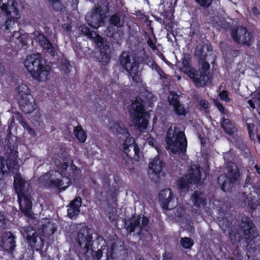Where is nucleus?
Here are the masks:
<instances>
[{
	"instance_id": "f257e3e1",
	"label": "nucleus",
	"mask_w": 260,
	"mask_h": 260,
	"mask_svg": "<svg viewBox=\"0 0 260 260\" xmlns=\"http://www.w3.org/2000/svg\"><path fill=\"white\" fill-rule=\"evenodd\" d=\"M208 50L207 46L199 45L197 48L195 55L199 57V71H195L190 66L189 57H185L182 61V71L193 80L197 86H202L210 82V65L205 60L208 56L206 53Z\"/></svg>"
},
{
	"instance_id": "f03ea898",
	"label": "nucleus",
	"mask_w": 260,
	"mask_h": 260,
	"mask_svg": "<svg viewBox=\"0 0 260 260\" xmlns=\"http://www.w3.org/2000/svg\"><path fill=\"white\" fill-rule=\"evenodd\" d=\"M108 127L119 139L124 140L122 144V148L127 157L136 161H140L143 159V155L140 152L138 146L135 144L134 138L131 137L122 123L110 121Z\"/></svg>"
},
{
	"instance_id": "7ed1b4c3",
	"label": "nucleus",
	"mask_w": 260,
	"mask_h": 260,
	"mask_svg": "<svg viewBox=\"0 0 260 260\" xmlns=\"http://www.w3.org/2000/svg\"><path fill=\"white\" fill-rule=\"evenodd\" d=\"M23 63L35 79L41 82L46 81L48 79L51 68L49 66L45 64L40 54H32L27 56Z\"/></svg>"
},
{
	"instance_id": "20e7f679",
	"label": "nucleus",
	"mask_w": 260,
	"mask_h": 260,
	"mask_svg": "<svg viewBox=\"0 0 260 260\" xmlns=\"http://www.w3.org/2000/svg\"><path fill=\"white\" fill-rule=\"evenodd\" d=\"M166 141L167 148L173 153H184L186 151L187 140L182 132L170 128L167 133Z\"/></svg>"
},
{
	"instance_id": "39448f33",
	"label": "nucleus",
	"mask_w": 260,
	"mask_h": 260,
	"mask_svg": "<svg viewBox=\"0 0 260 260\" xmlns=\"http://www.w3.org/2000/svg\"><path fill=\"white\" fill-rule=\"evenodd\" d=\"M54 164L58 167L63 177L68 178L70 180V183L79 179L81 176L79 169H77L72 162L64 156L58 154L55 155Z\"/></svg>"
},
{
	"instance_id": "423d86ee",
	"label": "nucleus",
	"mask_w": 260,
	"mask_h": 260,
	"mask_svg": "<svg viewBox=\"0 0 260 260\" xmlns=\"http://www.w3.org/2000/svg\"><path fill=\"white\" fill-rule=\"evenodd\" d=\"M39 182L44 186L64 190L70 184V180L63 177L60 171L51 170L39 178Z\"/></svg>"
},
{
	"instance_id": "0eeeda50",
	"label": "nucleus",
	"mask_w": 260,
	"mask_h": 260,
	"mask_svg": "<svg viewBox=\"0 0 260 260\" xmlns=\"http://www.w3.org/2000/svg\"><path fill=\"white\" fill-rule=\"evenodd\" d=\"M78 31L81 34L94 40L97 46L100 48L101 56L99 58V61L103 64L107 63L110 59L109 54V47L106 42H104V39L94 31H91L89 28L84 25L79 27Z\"/></svg>"
},
{
	"instance_id": "6e6552de",
	"label": "nucleus",
	"mask_w": 260,
	"mask_h": 260,
	"mask_svg": "<svg viewBox=\"0 0 260 260\" xmlns=\"http://www.w3.org/2000/svg\"><path fill=\"white\" fill-rule=\"evenodd\" d=\"M16 92L22 111L25 113L33 112L35 109V102L28 86L25 83L21 84L17 87Z\"/></svg>"
},
{
	"instance_id": "1a4fd4ad",
	"label": "nucleus",
	"mask_w": 260,
	"mask_h": 260,
	"mask_svg": "<svg viewBox=\"0 0 260 260\" xmlns=\"http://www.w3.org/2000/svg\"><path fill=\"white\" fill-rule=\"evenodd\" d=\"M133 123L141 132H144L148 125V120L144 112V106L140 98L137 99L131 106Z\"/></svg>"
},
{
	"instance_id": "9d476101",
	"label": "nucleus",
	"mask_w": 260,
	"mask_h": 260,
	"mask_svg": "<svg viewBox=\"0 0 260 260\" xmlns=\"http://www.w3.org/2000/svg\"><path fill=\"white\" fill-rule=\"evenodd\" d=\"M120 62L134 81L139 82L141 81V72L139 70L138 63L133 56L127 52H123L120 56Z\"/></svg>"
},
{
	"instance_id": "9b49d317",
	"label": "nucleus",
	"mask_w": 260,
	"mask_h": 260,
	"mask_svg": "<svg viewBox=\"0 0 260 260\" xmlns=\"http://www.w3.org/2000/svg\"><path fill=\"white\" fill-rule=\"evenodd\" d=\"M0 8L6 12L8 17L4 23L1 24L0 22V29L3 26H5L6 29H8L19 19L20 16L15 6L14 0H1Z\"/></svg>"
},
{
	"instance_id": "f8f14e48",
	"label": "nucleus",
	"mask_w": 260,
	"mask_h": 260,
	"mask_svg": "<svg viewBox=\"0 0 260 260\" xmlns=\"http://www.w3.org/2000/svg\"><path fill=\"white\" fill-rule=\"evenodd\" d=\"M202 170L200 167L194 166L188 170L187 175L179 180L178 185L181 191H187L190 184L192 182L199 183L202 177H205L202 174Z\"/></svg>"
},
{
	"instance_id": "ddd939ff",
	"label": "nucleus",
	"mask_w": 260,
	"mask_h": 260,
	"mask_svg": "<svg viewBox=\"0 0 260 260\" xmlns=\"http://www.w3.org/2000/svg\"><path fill=\"white\" fill-rule=\"evenodd\" d=\"M228 176L222 175L219 176L218 180V184L221 185L224 191H229L233 185L234 183L239 177L238 170L236 165L233 162L228 164Z\"/></svg>"
},
{
	"instance_id": "4468645a",
	"label": "nucleus",
	"mask_w": 260,
	"mask_h": 260,
	"mask_svg": "<svg viewBox=\"0 0 260 260\" xmlns=\"http://www.w3.org/2000/svg\"><path fill=\"white\" fill-rule=\"evenodd\" d=\"M92 231L86 226H82L78 233L76 240L78 245L83 250V252L88 253L91 250L92 245Z\"/></svg>"
},
{
	"instance_id": "2eb2a0df",
	"label": "nucleus",
	"mask_w": 260,
	"mask_h": 260,
	"mask_svg": "<svg viewBox=\"0 0 260 260\" xmlns=\"http://www.w3.org/2000/svg\"><path fill=\"white\" fill-rule=\"evenodd\" d=\"M149 220L147 218L144 217L133 216L129 220H127L125 222V226L127 231L130 233L136 232L137 234H141L143 230L147 231V225Z\"/></svg>"
},
{
	"instance_id": "dca6fc26",
	"label": "nucleus",
	"mask_w": 260,
	"mask_h": 260,
	"mask_svg": "<svg viewBox=\"0 0 260 260\" xmlns=\"http://www.w3.org/2000/svg\"><path fill=\"white\" fill-rule=\"evenodd\" d=\"M24 237L27 239L28 244L36 250L42 249L44 243L42 238L39 237L35 230L30 227L23 228L20 230Z\"/></svg>"
},
{
	"instance_id": "f3484780",
	"label": "nucleus",
	"mask_w": 260,
	"mask_h": 260,
	"mask_svg": "<svg viewBox=\"0 0 260 260\" xmlns=\"http://www.w3.org/2000/svg\"><path fill=\"white\" fill-rule=\"evenodd\" d=\"M85 19L89 25L98 28L104 23L102 9L101 6H95L86 16Z\"/></svg>"
},
{
	"instance_id": "a211bd4d",
	"label": "nucleus",
	"mask_w": 260,
	"mask_h": 260,
	"mask_svg": "<svg viewBox=\"0 0 260 260\" xmlns=\"http://www.w3.org/2000/svg\"><path fill=\"white\" fill-rule=\"evenodd\" d=\"M164 164L157 157H155L149 162L148 174L149 178L156 181L159 178L164 176L165 173L162 171Z\"/></svg>"
},
{
	"instance_id": "6ab92c4d",
	"label": "nucleus",
	"mask_w": 260,
	"mask_h": 260,
	"mask_svg": "<svg viewBox=\"0 0 260 260\" xmlns=\"http://www.w3.org/2000/svg\"><path fill=\"white\" fill-rule=\"evenodd\" d=\"M159 199L162 207L164 209H172L177 203V199L174 197L171 189H165L159 194Z\"/></svg>"
},
{
	"instance_id": "aec40b11",
	"label": "nucleus",
	"mask_w": 260,
	"mask_h": 260,
	"mask_svg": "<svg viewBox=\"0 0 260 260\" xmlns=\"http://www.w3.org/2000/svg\"><path fill=\"white\" fill-rule=\"evenodd\" d=\"M32 44L34 41L38 42L40 46L51 55L53 56L55 52V47L50 43L44 35L39 32H35L32 35Z\"/></svg>"
},
{
	"instance_id": "412c9836",
	"label": "nucleus",
	"mask_w": 260,
	"mask_h": 260,
	"mask_svg": "<svg viewBox=\"0 0 260 260\" xmlns=\"http://www.w3.org/2000/svg\"><path fill=\"white\" fill-rule=\"evenodd\" d=\"M18 202L21 211L28 217L32 218L31 204L30 192L18 196Z\"/></svg>"
},
{
	"instance_id": "4be33fe9",
	"label": "nucleus",
	"mask_w": 260,
	"mask_h": 260,
	"mask_svg": "<svg viewBox=\"0 0 260 260\" xmlns=\"http://www.w3.org/2000/svg\"><path fill=\"white\" fill-rule=\"evenodd\" d=\"M233 39L239 43L250 45L252 41L251 34L243 27H238L232 34Z\"/></svg>"
},
{
	"instance_id": "5701e85b",
	"label": "nucleus",
	"mask_w": 260,
	"mask_h": 260,
	"mask_svg": "<svg viewBox=\"0 0 260 260\" xmlns=\"http://www.w3.org/2000/svg\"><path fill=\"white\" fill-rule=\"evenodd\" d=\"M14 178V186L17 196L30 192L28 183L20 174H16Z\"/></svg>"
},
{
	"instance_id": "b1692460",
	"label": "nucleus",
	"mask_w": 260,
	"mask_h": 260,
	"mask_svg": "<svg viewBox=\"0 0 260 260\" xmlns=\"http://www.w3.org/2000/svg\"><path fill=\"white\" fill-rule=\"evenodd\" d=\"M1 246L7 251H13L15 247V237L11 233L5 232L2 234Z\"/></svg>"
},
{
	"instance_id": "393cba45",
	"label": "nucleus",
	"mask_w": 260,
	"mask_h": 260,
	"mask_svg": "<svg viewBox=\"0 0 260 260\" xmlns=\"http://www.w3.org/2000/svg\"><path fill=\"white\" fill-rule=\"evenodd\" d=\"M242 232L244 233L247 243H250L257 236L255 226L250 221H247L242 225Z\"/></svg>"
},
{
	"instance_id": "a878e982",
	"label": "nucleus",
	"mask_w": 260,
	"mask_h": 260,
	"mask_svg": "<svg viewBox=\"0 0 260 260\" xmlns=\"http://www.w3.org/2000/svg\"><path fill=\"white\" fill-rule=\"evenodd\" d=\"M81 203L82 200L79 197L76 198L70 203L68 209V214L70 218H72L79 213Z\"/></svg>"
},
{
	"instance_id": "bb28decb",
	"label": "nucleus",
	"mask_w": 260,
	"mask_h": 260,
	"mask_svg": "<svg viewBox=\"0 0 260 260\" xmlns=\"http://www.w3.org/2000/svg\"><path fill=\"white\" fill-rule=\"evenodd\" d=\"M253 194L250 193L246 195L244 193L243 197L245 202L244 206L247 205L251 209H254L255 206L257 205L256 203L257 201L256 198L259 199V195L257 194V192L253 191Z\"/></svg>"
},
{
	"instance_id": "cd10ccee",
	"label": "nucleus",
	"mask_w": 260,
	"mask_h": 260,
	"mask_svg": "<svg viewBox=\"0 0 260 260\" xmlns=\"http://www.w3.org/2000/svg\"><path fill=\"white\" fill-rule=\"evenodd\" d=\"M230 224L231 223H230L226 219L220 220L219 222V225L221 226L224 232H227L229 235L230 238L233 244H235L237 242V235L235 233L232 232V230L230 229Z\"/></svg>"
},
{
	"instance_id": "c85d7f7f",
	"label": "nucleus",
	"mask_w": 260,
	"mask_h": 260,
	"mask_svg": "<svg viewBox=\"0 0 260 260\" xmlns=\"http://www.w3.org/2000/svg\"><path fill=\"white\" fill-rule=\"evenodd\" d=\"M191 201L197 207L203 206L205 202V195L203 193L197 191L191 196Z\"/></svg>"
},
{
	"instance_id": "c756f323",
	"label": "nucleus",
	"mask_w": 260,
	"mask_h": 260,
	"mask_svg": "<svg viewBox=\"0 0 260 260\" xmlns=\"http://www.w3.org/2000/svg\"><path fill=\"white\" fill-rule=\"evenodd\" d=\"M26 37L25 35H21L19 31H15L11 39V41L15 42L18 47H24L26 44Z\"/></svg>"
},
{
	"instance_id": "7c9ffc66",
	"label": "nucleus",
	"mask_w": 260,
	"mask_h": 260,
	"mask_svg": "<svg viewBox=\"0 0 260 260\" xmlns=\"http://www.w3.org/2000/svg\"><path fill=\"white\" fill-rule=\"evenodd\" d=\"M220 122L222 127L226 134L232 135L236 131V128L229 119L223 118Z\"/></svg>"
},
{
	"instance_id": "2f4dec72",
	"label": "nucleus",
	"mask_w": 260,
	"mask_h": 260,
	"mask_svg": "<svg viewBox=\"0 0 260 260\" xmlns=\"http://www.w3.org/2000/svg\"><path fill=\"white\" fill-rule=\"evenodd\" d=\"M56 230V228L53 223H51L49 220L46 221V223L43 224L42 228V232L44 236L49 237L52 235Z\"/></svg>"
},
{
	"instance_id": "473e14b6",
	"label": "nucleus",
	"mask_w": 260,
	"mask_h": 260,
	"mask_svg": "<svg viewBox=\"0 0 260 260\" xmlns=\"http://www.w3.org/2000/svg\"><path fill=\"white\" fill-rule=\"evenodd\" d=\"M74 134L80 142L84 143L86 140L87 134L81 126L74 127Z\"/></svg>"
},
{
	"instance_id": "72a5a7b5",
	"label": "nucleus",
	"mask_w": 260,
	"mask_h": 260,
	"mask_svg": "<svg viewBox=\"0 0 260 260\" xmlns=\"http://www.w3.org/2000/svg\"><path fill=\"white\" fill-rule=\"evenodd\" d=\"M110 23L117 27H121L123 25L124 18L118 14H114L110 17Z\"/></svg>"
},
{
	"instance_id": "f704fd0d",
	"label": "nucleus",
	"mask_w": 260,
	"mask_h": 260,
	"mask_svg": "<svg viewBox=\"0 0 260 260\" xmlns=\"http://www.w3.org/2000/svg\"><path fill=\"white\" fill-rule=\"evenodd\" d=\"M6 168L10 170L15 167H12L11 162L7 163V166H6L5 160L2 157H0V179L2 177L4 172L6 171Z\"/></svg>"
},
{
	"instance_id": "c9c22d12",
	"label": "nucleus",
	"mask_w": 260,
	"mask_h": 260,
	"mask_svg": "<svg viewBox=\"0 0 260 260\" xmlns=\"http://www.w3.org/2000/svg\"><path fill=\"white\" fill-rule=\"evenodd\" d=\"M103 253H105L107 257L111 256L112 255V250L109 251L107 249L106 246H104L102 247L101 249H99L96 252L95 258H96L98 259H100L102 257Z\"/></svg>"
},
{
	"instance_id": "e433bc0d",
	"label": "nucleus",
	"mask_w": 260,
	"mask_h": 260,
	"mask_svg": "<svg viewBox=\"0 0 260 260\" xmlns=\"http://www.w3.org/2000/svg\"><path fill=\"white\" fill-rule=\"evenodd\" d=\"M173 108L175 113L179 115L185 116L187 113V110L184 106L180 104V103L174 106Z\"/></svg>"
},
{
	"instance_id": "4c0bfd02",
	"label": "nucleus",
	"mask_w": 260,
	"mask_h": 260,
	"mask_svg": "<svg viewBox=\"0 0 260 260\" xmlns=\"http://www.w3.org/2000/svg\"><path fill=\"white\" fill-rule=\"evenodd\" d=\"M180 243L185 248H190L193 245V242L192 239L188 237L182 238L180 240Z\"/></svg>"
},
{
	"instance_id": "58836bf2",
	"label": "nucleus",
	"mask_w": 260,
	"mask_h": 260,
	"mask_svg": "<svg viewBox=\"0 0 260 260\" xmlns=\"http://www.w3.org/2000/svg\"><path fill=\"white\" fill-rule=\"evenodd\" d=\"M248 103L252 109H254L255 106L260 107V90L258 91L257 97L256 98H253L252 100H248Z\"/></svg>"
},
{
	"instance_id": "ea45409f",
	"label": "nucleus",
	"mask_w": 260,
	"mask_h": 260,
	"mask_svg": "<svg viewBox=\"0 0 260 260\" xmlns=\"http://www.w3.org/2000/svg\"><path fill=\"white\" fill-rule=\"evenodd\" d=\"M178 97L179 96L175 92L171 91L168 96L170 105L174 106L179 103V102L178 100Z\"/></svg>"
},
{
	"instance_id": "a19ab883",
	"label": "nucleus",
	"mask_w": 260,
	"mask_h": 260,
	"mask_svg": "<svg viewBox=\"0 0 260 260\" xmlns=\"http://www.w3.org/2000/svg\"><path fill=\"white\" fill-rule=\"evenodd\" d=\"M147 64L152 70H155L160 76H161L162 71L151 58L148 59Z\"/></svg>"
},
{
	"instance_id": "79ce46f5",
	"label": "nucleus",
	"mask_w": 260,
	"mask_h": 260,
	"mask_svg": "<svg viewBox=\"0 0 260 260\" xmlns=\"http://www.w3.org/2000/svg\"><path fill=\"white\" fill-rule=\"evenodd\" d=\"M213 0H195V2L204 8H208L212 4Z\"/></svg>"
},
{
	"instance_id": "37998d69",
	"label": "nucleus",
	"mask_w": 260,
	"mask_h": 260,
	"mask_svg": "<svg viewBox=\"0 0 260 260\" xmlns=\"http://www.w3.org/2000/svg\"><path fill=\"white\" fill-rule=\"evenodd\" d=\"M175 211V214L179 217L182 216L185 213V209L182 205H178L175 209L174 212Z\"/></svg>"
},
{
	"instance_id": "c03bdc74",
	"label": "nucleus",
	"mask_w": 260,
	"mask_h": 260,
	"mask_svg": "<svg viewBox=\"0 0 260 260\" xmlns=\"http://www.w3.org/2000/svg\"><path fill=\"white\" fill-rule=\"evenodd\" d=\"M247 128L249 132V137L251 140H254L255 137L253 133L254 129V125L253 124L247 123Z\"/></svg>"
},
{
	"instance_id": "a18cd8bd",
	"label": "nucleus",
	"mask_w": 260,
	"mask_h": 260,
	"mask_svg": "<svg viewBox=\"0 0 260 260\" xmlns=\"http://www.w3.org/2000/svg\"><path fill=\"white\" fill-rule=\"evenodd\" d=\"M6 225V217L4 215L0 212V230L4 229Z\"/></svg>"
},
{
	"instance_id": "49530a36",
	"label": "nucleus",
	"mask_w": 260,
	"mask_h": 260,
	"mask_svg": "<svg viewBox=\"0 0 260 260\" xmlns=\"http://www.w3.org/2000/svg\"><path fill=\"white\" fill-rule=\"evenodd\" d=\"M219 96L221 100L224 101L226 102H228L230 101V99L228 96V92L225 90H223L222 91H221L219 93Z\"/></svg>"
},
{
	"instance_id": "de8ad7c7",
	"label": "nucleus",
	"mask_w": 260,
	"mask_h": 260,
	"mask_svg": "<svg viewBox=\"0 0 260 260\" xmlns=\"http://www.w3.org/2000/svg\"><path fill=\"white\" fill-rule=\"evenodd\" d=\"M209 106V103L207 101L202 100L200 101V103L199 104V108L201 109H203L206 110Z\"/></svg>"
},
{
	"instance_id": "09e8293b",
	"label": "nucleus",
	"mask_w": 260,
	"mask_h": 260,
	"mask_svg": "<svg viewBox=\"0 0 260 260\" xmlns=\"http://www.w3.org/2000/svg\"><path fill=\"white\" fill-rule=\"evenodd\" d=\"M72 67L69 62L68 61H65L64 63L62 65L61 69L63 70L65 72H69L72 69Z\"/></svg>"
},
{
	"instance_id": "8fccbe9b",
	"label": "nucleus",
	"mask_w": 260,
	"mask_h": 260,
	"mask_svg": "<svg viewBox=\"0 0 260 260\" xmlns=\"http://www.w3.org/2000/svg\"><path fill=\"white\" fill-rule=\"evenodd\" d=\"M146 140L149 145L154 147L157 151H158L157 147L155 146L156 141L153 138H152L151 137H148L146 138Z\"/></svg>"
},
{
	"instance_id": "3c124183",
	"label": "nucleus",
	"mask_w": 260,
	"mask_h": 260,
	"mask_svg": "<svg viewBox=\"0 0 260 260\" xmlns=\"http://www.w3.org/2000/svg\"><path fill=\"white\" fill-rule=\"evenodd\" d=\"M214 103L215 105L216 106L218 110L221 113H224V107L217 100H215L214 101Z\"/></svg>"
},
{
	"instance_id": "603ef678",
	"label": "nucleus",
	"mask_w": 260,
	"mask_h": 260,
	"mask_svg": "<svg viewBox=\"0 0 260 260\" xmlns=\"http://www.w3.org/2000/svg\"><path fill=\"white\" fill-rule=\"evenodd\" d=\"M234 255L235 258H232V260H241V255L237 249L234 252Z\"/></svg>"
},
{
	"instance_id": "864d4df0",
	"label": "nucleus",
	"mask_w": 260,
	"mask_h": 260,
	"mask_svg": "<svg viewBox=\"0 0 260 260\" xmlns=\"http://www.w3.org/2000/svg\"><path fill=\"white\" fill-rule=\"evenodd\" d=\"M62 27L64 30L68 31H70L71 30V28H72L71 25L68 23L63 24L62 25Z\"/></svg>"
},
{
	"instance_id": "5fc2aeb1",
	"label": "nucleus",
	"mask_w": 260,
	"mask_h": 260,
	"mask_svg": "<svg viewBox=\"0 0 260 260\" xmlns=\"http://www.w3.org/2000/svg\"><path fill=\"white\" fill-rule=\"evenodd\" d=\"M252 12L254 15H257L259 14L258 10L256 7H253L252 9Z\"/></svg>"
},
{
	"instance_id": "6e6d98bb",
	"label": "nucleus",
	"mask_w": 260,
	"mask_h": 260,
	"mask_svg": "<svg viewBox=\"0 0 260 260\" xmlns=\"http://www.w3.org/2000/svg\"><path fill=\"white\" fill-rule=\"evenodd\" d=\"M5 71V68L0 65V77L4 74Z\"/></svg>"
},
{
	"instance_id": "4d7b16f0",
	"label": "nucleus",
	"mask_w": 260,
	"mask_h": 260,
	"mask_svg": "<svg viewBox=\"0 0 260 260\" xmlns=\"http://www.w3.org/2000/svg\"><path fill=\"white\" fill-rule=\"evenodd\" d=\"M148 44L149 45V46L152 48H154L155 47V45L154 44V43H153L152 41L150 40H149L148 41Z\"/></svg>"
},
{
	"instance_id": "13d9d810",
	"label": "nucleus",
	"mask_w": 260,
	"mask_h": 260,
	"mask_svg": "<svg viewBox=\"0 0 260 260\" xmlns=\"http://www.w3.org/2000/svg\"><path fill=\"white\" fill-rule=\"evenodd\" d=\"M27 129L28 132L30 134H32V135H34V134H35V132L34 131V129H31V128H30V127H27Z\"/></svg>"
},
{
	"instance_id": "bf43d9fd",
	"label": "nucleus",
	"mask_w": 260,
	"mask_h": 260,
	"mask_svg": "<svg viewBox=\"0 0 260 260\" xmlns=\"http://www.w3.org/2000/svg\"><path fill=\"white\" fill-rule=\"evenodd\" d=\"M53 5H54V8H56L57 10H58L59 9H61V8H60V7L59 2L54 4Z\"/></svg>"
},
{
	"instance_id": "052dcab7",
	"label": "nucleus",
	"mask_w": 260,
	"mask_h": 260,
	"mask_svg": "<svg viewBox=\"0 0 260 260\" xmlns=\"http://www.w3.org/2000/svg\"><path fill=\"white\" fill-rule=\"evenodd\" d=\"M111 29H113V27H110L109 26L107 29H108V31L110 32L111 31ZM108 34H107V36H112L113 35V32L112 33H110V32H108Z\"/></svg>"
},
{
	"instance_id": "680f3d73",
	"label": "nucleus",
	"mask_w": 260,
	"mask_h": 260,
	"mask_svg": "<svg viewBox=\"0 0 260 260\" xmlns=\"http://www.w3.org/2000/svg\"><path fill=\"white\" fill-rule=\"evenodd\" d=\"M254 168L257 173L260 175V167H259L257 165H255Z\"/></svg>"
},
{
	"instance_id": "e2e57ef3",
	"label": "nucleus",
	"mask_w": 260,
	"mask_h": 260,
	"mask_svg": "<svg viewBox=\"0 0 260 260\" xmlns=\"http://www.w3.org/2000/svg\"><path fill=\"white\" fill-rule=\"evenodd\" d=\"M49 1H50L53 4V5H54L57 3H59V1L60 0H49Z\"/></svg>"
},
{
	"instance_id": "0e129e2a",
	"label": "nucleus",
	"mask_w": 260,
	"mask_h": 260,
	"mask_svg": "<svg viewBox=\"0 0 260 260\" xmlns=\"http://www.w3.org/2000/svg\"><path fill=\"white\" fill-rule=\"evenodd\" d=\"M250 177L249 176H248L245 180L246 183H248L250 181Z\"/></svg>"
},
{
	"instance_id": "69168bd1",
	"label": "nucleus",
	"mask_w": 260,
	"mask_h": 260,
	"mask_svg": "<svg viewBox=\"0 0 260 260\" xmlns=\"http://www.w3.org/2000/svg\"><path fill=\"white\" fill-rule=\"evenodd\" d=\"M257 138H258V141H259V143H260V135H257Z\"/></svg>"
},
{
	"instance_id": "338daca9",
	"label": "nucleus",
	"mask_w": 260,
	"mask_h": 260,
	"mask_svg": "<svg viewBox=\"0 0 260 260\" xmlns=\"http://www.w3.org/2000/svg\"><path fill=\"white\" fill-rule=\"evenodd\" d=\"M228 155V153H225V154H224L223 157H224V158H226V155Z\"/></svg>"
},
{
	"instance_id": "774afa93",
	"label": "nucleus",
	"mask_w": 260,
	"mask_h": 260,
	"mask_svg": "<svg viewBox=\"0 0 260 260\" xmlns=\"http://www.w3.org/2000/svg\"><path fill=\"white\" fill-rule=\"evenodd\" d=\"M238 240V241H240V239H239V236L238 237V240Z\"/></svg>"
}]
</instances>
